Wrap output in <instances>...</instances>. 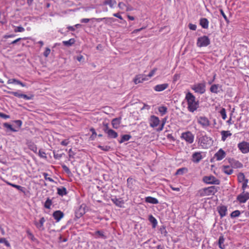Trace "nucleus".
<instances>
[{"label": "nucleus", "instance_id": "nucleus-58", "mask_svg": "<svg viewBox=\"0 0 249 249\" xmlns=\"http://www.w3.org/2000/svg\"><path fill=\"white\" fill-rule=\"evenodd\" d=\"M248 183V179L245 180V181H244V182L243 183L242 188L243 190V191H245V189L247 187Z\"/></svg>", "mask_w": 249, "mask_h": 249}, {"label": "nucleus", "instance_id": "nucleus-52", "mask_svg": "<svg viewBox=\"0 0 249 249\" xmlns=\"http://www.w3.org/2000/svg\"><path fill=\"white\" fill-rule=\"evenodd\" d=\"M51 50L49 48H46L45 51L43 53V55L47 57L49 54L50 53Z\"/></svg>", "mask_w": 249, "mask_h": 249}, {"label": "nucleus", "instance_id": "nucleus-15", "mask_svg": "<svg viewBox=\"0 0 249 249\" xmlns=\"http://www.w3.org/2000/svg\"><path fill=\"white\" fill-rule=\"evenodd\" d=\"M226 156V153L222 150L220 149L214 155V158H216L217 160H220L224 159Z\"/></svg>", "mask_w": 249, "mask_h": 249}, {"label": "nucleus", "instance_id": "nucleus-9", "mask_svg": "<svg viewBox=\"0 0 249 249\" xmlns=\"http://www.w3.org/2000/svg\"><path fill=\"white\" fill-rule=\"evenodd\" d=\"M149 122L150 126L152 128H155L159 125L160 120L158 117L151 115L149 119Z\"/></svg>", "mask_w": 249, "mask_h": 249}, {"label": "nucleus", "instance_id": "nucleus-59", "mask_svg": "<svg viewBox=\"0 0 249 249\" xmlns=\"http://www.w3.org/2000/svg\"><path fill=\"white\" fill-rule=\"evenodd\" d=\"M220 14L222 15V16H223V17L225 19V20L227 21V22H229V20L228 19V18L226 16V15H225V14L224 13L223 10L222 9H220Z\"/></svg>", "mask_w": 249, "mask_h": 249}, {"label": "nucleus", "instance_id": "nucleus-49", "mask_svg": "<svg viewBox=\"0 0 249 249\" xmlns=\"http://www.w3.org/2000/svg\"><path fill=\"white\" fill-rule=\"evenodd\" d=\"M24 31V28L21 26L16 27L15 29V32H22Z\"/></svg>", "mask_w": 249, "mask_h": 249}, {"label": "nucleus", "instance_id": "nucleus-18", "mask_svg": "<svg viewBox=\"0 0 249 249\" xmlns=\"http://www.w3.org/2000/svg\"><path fill=\"white\" fill-rule=\"evenodd\" d=\"M169 86L168 84L167 83H164L162 84H159L155 86L154 87V89L156 91H162L164 90V89H166Z\"/></svg>", "mask_w": 249, "mask_h": 249}, {"label": "nucleus", "instance_id": "nucleus-42", "mask_svg": "<svg viewBox=\"0 0 249 249\" xmlns=\"http://www.w3.org/2000/svg\"><path fill=\"white\" fill-rule=\"evenodd\" d=\"M184 171L187 172V169L186 168H181L177 170L176 174V175H182Z\"/></svg>", "mask_w": 249, "mask_h": 249}, {"label": "nucleus", "instance_id": "nucleus-23", "mask_svg": "<svg viewBox=\"0 0 249 249\" xmlns=\"http://www.w3.org/2000/svg\"><path fill=\"white\" fill-rule=\"evenodd\" d=\"M105 133L109 138H116L118 136V133L111 129L107 130Z\"/></svg>", "mask_w": 249, "mask_h": 249}, {"label": "nucleus", "instance_id": "nucleus-44", "mask_svg": "<svg viewBox=\"0 0 249 249\" xmlns=\"http://www.w3.org/2000/svg\"><path fill=\"white\" fill-rule=\"evenodd\" d=\"M52 203V200L48 198L45 201L44 207L47 209H50Z\"/></svg>", "mask_w": 249, "mask_h": 249}, {"label": "nucleus", "instance_id": "nucleus-51", "mask_svg": "<svg viewBox=\"0 0 249 249\" xmlns=\"http://www.w3.org/2000/svg\"><path fill=\"white\" fill-rule=\"evenodd\" d=\"M63 154H59V153H56L55 152H53V157L55 159H60L62 158V155Z\"/></svg>", "mask_w": 249, "mask_h": 249}, {"label": "nucleus", "instance_id": "nucleus-55", "mask_svg": "<svg viewBox=\"0 0 249 249\" xmlns=\"http://www.w3.org/2000/svg\"><path fill=\"white\" fill-rule=\"evenodd\" d=\"M15 123L16 124V125H17L18 128H20L21 125H22V122L20 120H16L14 121Z\"/></svg>", "mask_w": 249, "mask_h": 249}, {"label": "nucleus", "instance_id": "nucleus-28", "mask_svg": "<svg viewBox=\"0 0 249 249\" xmlns=\"http://www.w3.org/2000/svg\"><path fill=\"white\" fill-rule=\"evenodd\" d=\"M145 201L147 203L153 204H157L159 203V201L157 198L151 196H147L145 197Z\"/></svg>", "mask_w": 249, "mask_h": 249}, {"label": "nucleus", "instance_id": "nucleus-34", "mask_svg": "<svg viewBox=\"0 0 249 249\" xmlns=\"http://www.w3.org/2000/svg\"><path fill=\"white\" fill-rule=\"evenodd\" d=\"M131 138V136L128 134L124 135L122 136L121 139L119 141L120 143H122L124 142L129 141Z\"/></svg>", "mask_w": 249, "mask_h": 249}, {"label": "nucleus", "instance_id": "nucleus-25", "mask_svg": "<svg viewBox=\"0 0 249 249\" xmlns=\"http://www.w3.org/2000/svg\"><path fill=\"white\" fill-rule=\"evenodd\" d=\"M221 86L219 84L212 85L210 89L211 92L217 94L219 92V89L221 88Z\"/></svg>", "mask_w": 249, "mask_h": 249}, {"label": "nucleus", "instance_id": "nucleus-33", "mask_svg": "<svg viewBox=\"0 0 249 249\" xmlns=\"http://www.w3.org/2000/svg\"><path fill=\"white\" fill-rule=\"evenodd\" d=\"M222 135L221 139L223 141H225L228 136H231V133L229 131H222L221 132Z\"/></svg>", "mask_w": 249, "mask_h": 249}, {"label": "nucleus", "instance_id": "nucleus-45", "mask_svg": "<svg viewBox=\"0 0 249 249\" xmlns=\"http://www.w3.org/2000/svg\"><path fill=\"white\" fill-rule=\"evenodd\" d=\"M220 113L223 120H225L227 118L226 109L224 108H222L220 111Z\"/></svg>", "mask_w": 249, "mask_h": 249}, {"label": "nucleus", "instance_id": "nucleus-32", "mask_svg": "<svg viewBox=\"0 0 249 249\" xmlns=\"http://www.w3.org/2000/svg\"><path fill=\"white\" fill-rule=\"evenodd\" d=\"M222 171L228 175H231L233 173V170L229 166H223Z\"/></svg>", "mask_w": 249, "mask_h": 249}, {"label": "nucleus", "instance_id": "nucleus-60", "mask_svg": "<svg viewBox=\"0 0 249 249\" xmlns=\"http://www.w3.org/2000/svg\"><path fill=\"white\" fill-rule=\"evenodd\" d=\"M0 117L6 119H9L10 118V116L0 112Z\"/></svg>", "mask_w": 249, "mask_h": 249}, {"label": "nucleus", "instance_id": "nucleus-64", "mask_svg": "<svg viewBox=\"0 0 249 249\" xmlns=\"http://www.w3.org/2000/svg\"><path fill=\"white\" fill-rule=\"evenodd\" d=\"M125 6V4L122 2H120L118 4V7H119V8H120L121 9H124V7Z\"/></svg>", "mask_w": 249, "mask_h": 249}, {"label": "nucleus", "instance_id": "nucleus-40", "mask_svg": "<svg viewBox=\"0 0 249 249\" xmlns=\"http://www.w3.org/2000/svg\"><path fill=\"white\" fill-rule=\"evenodd\" d=\"M0 243H3L7 247H10V244L5 238H0Z\"/></svg>", "mask_w": 249, "mask_h": 249}, {"label": "nucleus", "instance_id": "nucleus-24", "mask_svg": "<svg viewBox=\"0 0 249 249\" xmlns=\"http://www.w3.org/2000/svg\"><path fill=\"white\" fill-rule=\"evenodd\" d=\"M209 21L206 18H201L199 20V24L204 29H208L209 26Z\"/></svg>", "mask_w": 249, "mask_h": 249}, {"label": "nucleus", "instance_id": "nucleus-41", "mask_svg": "<svg viewBox=\"0 0 249 249\" xmlns=\"http://www.w3.org/2000/svg\"><path fill=\"white\" fill-rule=\"evenodd\" d=\"M79 211H80V213H78V212H76V214L77 217H80L81 216L83 215L84 213H85L84 208H82V206H81L80 208L79 209Z\"/></svg>", "mask_w": 249, "mask_h": 249}, {"label": "nucleus", "instance_id": "nucleus-54", "mask_svg": "<svg viewBox=\"0 0 249 249\" xmlns=\"http://www.w3.org/2000/svg\"><path fill=\"white\" fill-rule=\"evenodd\" d=\"M103 124L104 126L103 130L105 132H106L107 131V130H109L110 129L109 128L108 124L103 123Z\"/></svg>", "mask_w": 249, "mask_h": 249}, {"label": "nucleus", "instance_id": "nucleus-5", "mask_svg": "<svg viewBox=\"0 0 249 249\" xmlns=\"http://www.w3.org/2000/svg\"><path fill=\"white\" fill-rule=\"evenodd\" d=\"M181 139L184 140L189 144H192L194 141V135L189 131L183 132L180 136Z\"/></svg>", "mask_w": 249, "mask_h": 249}, {"label": "nucleus", "instance_id": "nucleus-3", "mask_svg": "<svg viewBox=\"0 0 249 249\" xmlns=\"http://www.w3.org/2000/svg\"><path fill=\"white\" fill-rule=\"evenodd\" d=\"M217 187L211 186L207 188H203L200 191L201 196H213L218 191Z\"/></svg>", "mask_w": 249, "mask_h": 249}, {"label": "nucleus", "instance_id": "nucleus-20", "mask_svg": "<svg viewBox=\"0 0 249 249\" xmlns=\"http://www.w3.org/2000/svg\"><path fill=\"white\" fill-rule=\"evenodd\" d=\"M217 210L221 217L225 216L227 214V207L225 206H219Z\"/></svg>", "mask_w": 249, "mask_h": 249}, {"label": "nucleus", "instance_id": "nucleus-2", "mask_svg": "<svg viewBox=\"0 0 249 249\" xmlns=\"http://www.w3.org/2000/svg\"><path fill=\"white\" fill-rule=\"evenodd\" d=\"M197 138L198 144L202 148H208L213 144V141L212 138L206 135L201 134Z\"/></svg>", "mask_w": 249, "mask_h": 249}, {"label": "nucleus", "instance_id": "nucleus-14", "mask_svg": "<svg viewBox=\"0 0 249 249\" xmlns=\"http://www.w3.org/2000/svg\"><path fill=\"white\" fill-rule=\"evenodd\" d=\"M46 221L44 217H41L39 222H37L35 221L34 222V224L36 225V227L40 231L44 230L45 228L44 227V224Z\"/></svg>", "mask_w": 249, "mask_h": 249}, {"label": "nucleus", "instance_id": "nucleus-30", "mask_svg": "<svg viewBox=\"0 0 249 249\" xmlns=\"http://www.w3.org/2000/svg\"><path fill=\"white\" fill-rule=\"evenodd\" d=\"M225 241V238L224 237V236L222 235H221L218 239V246L219 248L221 249H224L225 248V245H224V243Z\"/></svg>", "mask_w": 249, "mask_h": 249}, {"label": "nucleus", "instance_id": "nucleus-48", "mask_svg": "<svg viewBox=\"0 0 249 249\" xmlns=\"http://www.w3.org/2000/svg\"><path fill=\"white\" fill-rule=\"evenodd\" d=\"M43 175L44 176V178L45 179L48 180L50 181V182H53L54 181V180H53V178L48 177V173H43Z\"/></svg>", "mask_w": 249, "mask_h": 249}, {"label": "nucleus", "instance_id": "nucleus-31", "mask_svg": "<svg viewBox=\"0 0 249 249\" xmlns=\"http://www.w3.org/2000/svg\"><path fill=\"white\" fill-rule=\"evenodd\" d=\"M57 194L61 196H63L67 194V189L64 187H61L57 189Z\"/></svg>", "mask_w": 249, "mask_h": 249}, {"label": "nucleus", "instance_id": "nucleus-27", "mask_svg": "<svg viewBox=\"0 0 249 249\" xmlns=\"http://www.w3.org/2000/svg\"><path fill=\"white\" fill-rule=\"evenodd\" d=\"M7 84H16L19 85L21 86L22 87H25L26 86L25 84L23 83L19 80H17L15 78L9 79L7 81Z\"/></svg>", "mask_w": 249, "mask_h": 249}, {"label": "nucleus", "instance_id": "nucleus-19", "mask_svg": "<svg viewBox=\"0 0 249 249\" xmlns=\"http://www.w3.org/2000/svg\"><path fill=\"white\" fill-rule=\"evenodd\" d=\"M53 216L54 219L57 221L58 222L60 220V219L63 217L64 216V213L63 212H62L60 211H55L53 214Z\"/></svg>", "mask_w": 249, "mask_h": 249}, {"label": "nucleus", "instance_id": "nucleus-62", "mask_svg": "<svg viewBox=\"0 0 249 249\" xmlns=\"http://www.w3.org/2000/svg\"><path fill=\"white\" fill-rule=\"evenodd\" d=\"M69 143L68 140H64L61 142V144L64 146H67Z\"/></svg>", "mask_w": 249, "mask_h": 249}, {"label": "nucleus", "instance_id": "nucleus-35", "mask_svg": "<svg viewBox=\"0 0 249 249\" xmlns=\"http://www.w3.org/2000/svg\"><path fill=\"white\" fill-rule=\"evenodd\" d=\"M158 111L163 116L167 112V108L165 106H160L158 107Z\"/></svg>", "mask_w": 249, "mask_h": 249}, {"label": "nucleus", "instance_id": "nucleus-6", "mask_svg": "<svg viewBox=\"0 0 249 249\" xmlns=\"http://www.w3.org/2000/svg\"><path fill=\"white\" fill-rule=\"evenodd\" d=\"M210 44V40L206 36L199 37L197 39L196 45L198 47H206Z\"/></svg>", "mask_w": 249, "mask_h": 249}, {"label": "nucleus", "instance_id": "nucleus-63", "mask_svg": "<svg viewBox=\"0 0 249 249\" xmlns=\"http://www.w3.org/2000/svg\"><path fill=\"white\" fill-rule=\"evenodd\" d=\"M76 59L79 61V62H82L84 60V58L83 57V55H79L78 56H77L76 57Z\"/></svg>", "mask_w": 249, "mask_h": 249}, {"label": "nucleus", "instance_id": "nucleus-43", "mask_svg": "<svg viewBox=\"0 0 249 249\" xmlns=\"http://www.w3.org/2000/svg\"><path fill=\"white\" fill-rule=\"evenodd\" d=\"M98 147L101 149L102 150L105 151H108L111 149L110 146L108 145H105V146H102L100 145H99L98 146Z\"/></svg>", "mask_w": 249, "mask_h": 249}, {"label": "nucleus", "instance_id": "nucleus-56", "mask_svg": "<svg viewBox=\"0 0 249 249\" xmlns=\"http://www.w3.org/2000/svg\"><path fill=\"white\" fill-rule=\"evenodd\" d=\"M39 155L41 158H45V159L47 158V157L46 156L45 152H44L43 151L41 150H40L39 151Z\"/></svg>", "mask_w": 249, "mask_h": 249}, {"label": "nucleus", "instance_id": "nucleus-22", "mask_svg": "<svg viewBox=\"0 0 249 249\" xmlns=\"http://www.w3.org/2000/svg\"><path fill=\"white\" fill-rule=\"evenodd\" d=\"M121 122V118H116L113 119L111 121V124L113 128L118 129Z\"/></svg>", "mask_w": 249, "mask_h": 249}, {"label": "nucleus", "instance_id": "nucleus-57", "mask_svg": "<svg viewBox=\"0 0 249 249\" xmlns=\"http://www.w3.org/2000/svg\"><path fill=\"white\" fill-rule=\"evenodd\" d=\"M188 26L190 30L195 31L196 29V25L195 24L190 23Z\"/></svg>", "mask_w": 249, "mask_h": 249}, {"label": "nucleus", "instance_id": "nucleus-47", "mask_svg": "<svg viewBox=\"0 0 249 249\" xmlns=\"http://www.w3.org/2000/svg\"><path fill=\"white\" fill-rule=\"evenodd\" d=\"M166 119H164L162 120V123H161V125L157 129V131H162L163 130L164 126V124H165L166 123Z\"/></svg>", "mask_w": 249, "mask_h": 249}, {"label": "nucleus", "instance_id": "nucleus-21", "mask_svg": "<svg viewBox=\"0 0 249 249\" xmlns=\"http://www.w3.org/2000/svg\"><path fill=\"white\" fill-rule=\"evenodd\" d=\"M202 157L200 152H195L192 155V160L196 163L199 162Z\"/></svg>", "mask_w": 249, "mask_h": 249}, {"label": "nucleus", "instance_id": "nucleus-12", "mask_svg": "<svg viewBox=\"0 0 249 249\" xmlns=\"http://www.w3.org/2000/svg\"><path fill=\"white\" fill-rule=\"evenodd\" d=\"M8 93L12 94L14 95L15 96L18 97V98H22L27 100H29L32 99L33 96H29L26 94H22V93H19L18 92H15V91H7Z\"/></svg>", "mask_w": 249, "mask_h": 249}, {"label": "nucleus", "instance_id": "nucleus-37", "mask_svg": "<svg viewBox=\"0 0 249 249\" xmlns=\"http://www.w3.org/2000/svg\"><path fill=\"white\" fill-rule=\"evenodd\" d=\"M75 42V39L74 38H71L68 41H63L62 42L63 44L66 46H71Z\"/></svg>", "mask_w": 249, "mask_h": 249}, {"label": "nucleus", "instance_id": "nucleus-8", "mask_svg": "<svg viewBox=\"0 0 249 249\" xmlns=\"http://www.w3.org/2000/svg\"><path fill=\"white\" fill-rule=\"evenodd\" d=\"M197 122L203 128H206L211 125L210 121L205 116H199L197 118Z\"/></svg>", "mask_w": 249, "mask_h": 249}, {"label": "nucleus", "instance_id": "nucleus-11", "mask_svg": "<svg viewBox=\"0 0 249 249\" xmlns=\"http://www.w3.org/2000/svg\"><path fill=\"white\" fill-rule=\"evenodd\" d=\"M249 199V193H245L243 191V193L238 195L237 197V200L240 203H245L247 200Z\"/></svg>", "mask_w": 249, "mask_h": 249}, {"label": "nucleus", "instance_id": "nucleus-1", "mask_svg": "<svg viewBox=\"0 0 249 249\" xmlns=\"http://www.w3.org/2000/svg\"><path fill=\"white\" fill-rule=\"evenodd\" d=\"M185 99L188 103V109L192 112L197 109L198 107V102L196 100L195 96L191 92H189L186 94Z\"/></svg>", "mask_w": 249, "mask_h": 249}, {"label": "nucleus", "instance_id": "nucleus-13", "mask_svg": "<svg viewBox=\"0 0 249 249\" xmlns=\"http://www.w3.org/2000/svg\"><path fill=\"white\" fill-rule=\"evenodd\" d=\"M148 79L147 78V76L143 74L137 75L134 79V82L135 84L142 83L144 81L148 80Z\"/></svg>", "mask_w": 249, "mask_h": 249}, {"label": "nucleus", "instance_id": "nucleus-50", "mask_svg": "<svg viewBox=\"0 0 249 249\" xmlns=\"http://www.w3.org/2000/svg\"><path fill=\"white\" fill-rule=\"evenodd\" d=\"M95 234L99 235V236L101 237L104 239L106 238V236L104 235L103 232L101 231H96Z\"/></svg>", "mask_w": 249, "mask_h": 249}, {"label": "nucleus", "instance_id": "nucleus-10", "mask_svg": "<svg viewBox=\"0 0 249 249\" xmlns=\"http://www.w3.org/2000/svg\"><path fill=\"white\" fill-rule=\"evenodd\" d=\"M238 147L242 153L246 154L249 152V143L243 142L238 144Z\"/></svg>", "mask_w": 249, "mask_h": 249}, {"label": "nucleus", "instance_id": "nucleus-7", "mask_svg": "<svg viewBox=\"0 0 249 249\" xmlns=\"http://www.w3.org/2000/svg\"><path fill=\"white\" fill-rule=\"evenodd\" d=\"M203 181L206 184L219 185L220 181L213 176H204Z\"/></svg>", "mask_w": 249, "mask_h": 249}, {"label": "nucleus", "instance_id": "nucleus-29", "mask_svg": "<svg viewBox=\"0 0 249 249\" xmlns=\"http://www.w3.org/2000/svg\"><path fill=\"white\" fill-rule=\"evenodd\" d=\"M27 144L29 148L35 153H36L37 150L36 145L32 141H28Z\"/></svg>", "mask_w": 249, "mask_h": 249}, {"label": "nucleus", "instance_id": "nucleus-16", "mask_svg": "<svg viewBox=\"0 0 249 249\" xmlns=\"http://www.w3.org/2000/svg\"><path fill=\"white\" fill-rule=\"evenodd\" d=\"M229 162L231 165L234 168H240L243 167V164L238 160L233 159H230Z\"/></svg>", "mask_w": 249, "mask_h": 249}, {"label": "nucleus", "instance_id": "nucleus-38", "mask_svg": "<svg viewBox=\"0 0 249 249\" xmlns=\"http://www.w3.org/2000/svg\"><path fill=\"white\" fill-rule=\"evenodd\" d=\"M3 126H4V127L9 129L12 132H17L18 131V130L14 128L13 127H12V125L9 124L8 123H4Z\"/></svg>", "mask_w": 249, "mask_h": 249}, {"label": "nucleus", "instance_id": "nucleus-36", "mask_svg": "<svg viewBox=\"0 0 249 249\" xmlns=\"http://www.w3.org/2000/svg\"><path fill=\"white\" fill-rule=\"evenodd\" d=\"M149 221L152 224L153 228H155L158 224L157 219L153 216L152 215H150L149 217Z\"/></svg>", "mask_w": 249, "mask_h": 249}, {"label": "nucleus", "instance_id": "nucleus-39", "mask_svg": "<svg viewBox=\"0 0 249 249\" xmlns=\"http://www.w3.org/2000/svg\"><path fill=\"white\" fill-rule=\"evenodd\" d=\"M240 213V212L239 210H235L231 213L230 216L231 218H235L238 217Z\"/></svg>", "mask_w": 249, "mask_h": 249}, {"label": "nucleus", "instance_id": "nucleus-46", "mask_svg": "<svg viewBox=\"0 0 249 249\" xmlns=\"http://www.w3.org/2000/svg\"><path fill=\"white\" fill-rule=\"evenodd\" d=\"M238 179L239 182L245 181V176L243 173H240L238 175Z\"/></svg>", "mask_w": 249, "mask_h": 249}, {"label": "nucleus", "instance_id": "nucleus-4", "mask_svg": "<svg viewBox=\"0 0 249 249\" xmlns=\"http://www.w3.org/2000/svg\"><path fill=\"white\" fill-rule=\"evenodd\" d=\"M192 89L194 90L195 92L202 94L206 91V82L203 81L202 83L195 84L191 87Z\"/></svg>", "mask_w": 249, "mask_h": 249}, {"label": "nucleus", "instance_id": "nucleus-17", "mask_svg": "<svg viewBox=\"0 0 249 249\" xmlns=\"http://www.w3.org/2000/svg\"><path fill=\"white\" fill-rule=\"evenodd\" d=\"M111 201L118 207H123L124 204V201L122 198H117L116 196H114L111 199Z\"/></svg>", "mask_w": 249, "mask_h": 249}, {"label": "nucleus", "instance_id": "nucleus-26", "mask_svg": "<svg viewBox=\"0 0 249 249\" xmlns=\"http://www.w3.org/2000/svg\"><path fill=\"white\" fill-rule=\"evenodd\" d=\"M116 3L115 0H105L103 4L104 5H108L110 8H113L115 7Z\"/></svg>", "mask_w": 249, "mask_h": 249}, {"label": "nucleus", "instance_id": "nucleus-53", "mask_svg": "<svg viewBox=\"0 0 249 249\" xmlns=\"http://www.w3.org/2000/svg\"><path fill=\"white\" fill-rule=\"evenodd\" d=\"M62 167L63 169L67 173V174H71V171L69 169V168L66 165H63L62 166Z\"/></svg>", "mask_w": 249, "mask_h": 249}, {"label": "nucleus", "instance_id": "nucleus-61", "mask_svg": "<svg viewBox=\"0 0 249 249\" xmlns=\"http://www.w3.org/2000/svg\"><path fill=\"white\" fill-rule=\"evenodd\" d=\"M157 70V68L154 69L153 70H152L150 72V73L148 74L147 76H148L149 77H151L152 76H153Z\"/></svg>", "mask_w": 249, "mask_h": 249}]
</instances>
